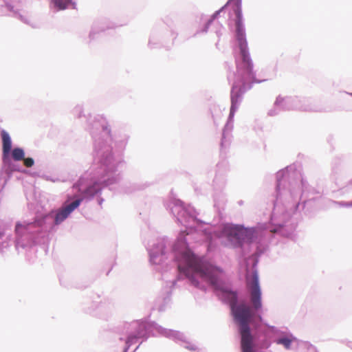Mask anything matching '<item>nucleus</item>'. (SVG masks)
I'll use <instances>...</instances> for the list:
<instances>
[{"mask_svg": "<svg viewBox=\"0 0 352 352\" xmlns=\"http://www.w3.org/2000/svg\"><path fill=\"white\" fill-rule=\"evenodd\" d=\"M178 270L195 286L199 285L197 278L208 283L214 287L218 296L230 304L242 345V305H236V294L225 281L223 271L197 257L190 250H186L181 254L178 258Z\"/></svg>", "mask_w": 352, "mask_h": 352, "instance_id": "obj_1", "label": "nucleus"}, {"mask_svg": "<svg viewBox=\"0 0 352 352\" xmlns=\"http://www.w3.org/2000/svg\"><path fill=\"white\" fill-rule=\"evenodd\" d=\"M246 287L252 307L243 305V352H259L254 344V338L250 333V327L256 328L261 322L257 311L261 308V291L258 275L256 270L248 272Z\"/></svg>", "mask_w": 352, "mask_h": 352, "instance_id": "obj_2", "label": "nucleus"}, {"mask_svg": "<svg viewBox=\"0 0 352 352\" xmlns=\"http://www.w3.org/2000/svg\"><path fill=\"white\" fill-rule=\"evenodd\" d=\"M223 234L230 241V244L234 246L241 245L242 227L227 225L223 230Z\"/></svg>", "mask_w": 352, "mask_h": 352, "instance_id": "obj_3", "label": "nucleus"}, {"mask_svg": "<svg viewBox=\"0 0 352 352\" xmlns=\"http://www.w3.org/2000/svg\"><path fill=\"white\" fill-rule=\"evenodd\" d=\"M81 201L80 199H76L68 206L59 210L56 214L55 223L59 224L63 221L74 209L78 207Z\"/></svg>", "mask_w": 352, "mask_h": 352, "instance_id": "obj_4", "label": "nucleus"}, {"mask_svg": "<svg viewBox=\"0 0 352 352\" xmlns=\"http://www.w3.org/2000/svg\"><path fill=\"white\" fill-rule=\"evenodd\" d=\"M243 77H245V80L248 82L255 81L254 75L252 71V64L249 57L243 52Z\"/></svg>", "mask_w": 352, "mask_h": 352, "instance_id": "obj_5", "label": "nucleus"}, {"mask_svg": "<svg viewBox=\"0 0 352 352\" xmlns=\"http://www.w3.org/2000/svg\"><path fill=\"white\" fill-rule=\"evenodd\" d=\"M3 143V158L6 157L11 150L12 142L9 134L4 130L1 133Z\"/></svg>", "mask_w": 352, "mask_h": 352, "instance_id": "obj_6", "label": "nucleus"}, {"mask_svg": "<svg viewBox=\"0 0 352 352\" xmlns=\"http://www.w3.org/2000/svg\"><path fill=\"white\" fill-rule=\"evenodd\" d=\"M258 236V232L254 228H243V241L252 242Z\"/></svg>", "mask_w": 352, "mask_h": 352, "instance_id": "obj_7", "label": "nucleus"}, {"mask_svg": "<svg viewBox=\"0 0 352 352\" xmlns=\"http://www.w3.org/2000/svg\"><path fill=\"white\" fill-rule=\"evenodd\" d=\"M12 156L16 161L22 160L25 156L24 151L21 148H15L12 150Z\"/></svg>", "mask_w": 352, "mask_h": 352, "instance_id": "obj_8", "label": "nucleus"}, {"mask_svg": "<svg viewBox=\"0 0 352 352\" xmlns=\"http://www.w3.org/2000/svg\"><path fill=\"white\" fill-rule=\"evenodd\" d=\"M58 10H63L67 8L70 2L68 0H52Z\"/></svg>", "mask_w": 352, "mask_h": 352, "instance_id": "obj_9", "label": "nucleus"}, {"mask_svg": "<svg viewBox=\"0 0 352 352\" xmlns=\"http://www.w3.org/2000/svg\"><path fill=\"white\" fill-rule=\"evenodd\" d=\"M236 15L238 17V21H236V36L237 40L239 41V45L240 47L241 50L242 51V42H241V29H240V12L238 11L236 12Z\"/></svg>", "mask_w": 352, "mask_h": 352, "instance_id": "obj_10", "label": "nucleus"}, {"mask_svg": "<svg viewBox=\"0 0 352 352\" xmlns=\"http://www.w3.org/2000/svg\"><path fill=\"white\" fill-rule=\"evenodd\" d=\"M28 225H23L21 223H18L16 225L15 231L18 234H23L24 231L28 229Z\"/></svg>", "mask_w": 352, "mask_h": 352, "instance_id": "obj_11", "label": "nucleus"}, {"mask_svg": "<svg viewBox=\"0 0 352 352\" xmlns=\"http://www.w3.org/2000/svg\"><path fill=\"white\" fill-rule=\"evenodd\" d=\"M98 188H96V185L91 186L88 187L84 193L87 196H94L97 192Z\"/></svg>", "mask_w": 352, "mask_h": 352, "instance_id": "obj_12", "label": "nucleus"}, {"mask_svg": "<svg viewBox=\"0 0 352 352\" xmlns=\"http://www.w3.org/2000/svg\"><path fill=\"white\" fill-rule=\"evenodd\" d=\"M23 160V162H24V165L26 166V167H32L33 165H34V160L32 158H30V157H28V158H24L22 160Z\"/></svg>", "mask_w": 352, "mask_h": 352, "instance_id": "obj_13", "label": "nucleus"}, {"mask_svg": "<svg viewBox=\"0 0 352 352\" xmlns=\"http://www.w3.org/2000/svg\"><path fill=\"white\" fill-rule=\"evenodd\" d=\"M278 343L283 344L285 348L289 349L291 344V340L287 338H283L278 341Z\"/></svg>", "mask_w": 352, "mask_h": 352, "instance_id": "obj_14", "label": "nucleus"}, {"mask_svg": "<svg viewBox=\"0 0 352 352\" xmlns=\"http://www.w3.org/2000/svg\"><path fill=\"white\" fill-rule=\"evenodd\" d=\"M136 338H137L136 336H129L126 340V344L129 345L131 344L133 342V340L136 339Z\"/></svg>", "mask_w": 352, "mask_h": 352, "instance_id": "obj_15", "label": "nucleus"}, {"mask_svg": "<svg viewBox=\"0 0 352 352\" xmlns=\"http://www.w3.org/2000/svg\"><path fill=\"white\" fill-rule=\"evenodd\" d=\"M234 92H235V88L234 87L232 89V103L234 102L235 100H236V98H235V96H234Z\"/></svg>", "mask_w": 352, "mask_h": 352, "instance_id": "obj_16", "label": "nucleus"}, {"mask_svg": "<svg viewBox=\"0 0 352 352\" xmlns=\"http://www.w3.org/2000/svg\"><path fill=\"white\" fill-rule=\"evenodd\" d=\"M69 2H71L72 0H68Z\"/></svg>", "mask_w": 352, "mask_h": 352, "instance_id": "obj_17", "label": "nucleus"}]
</instances>
